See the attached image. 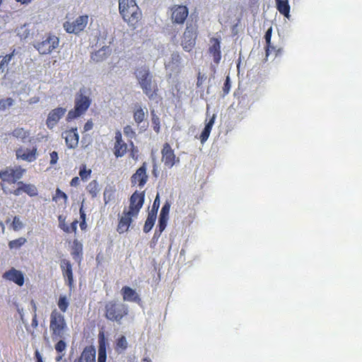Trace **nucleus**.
Masks as SVG:
<instances>
[{
	"label": "nucleus",
	"mask_w": 362,
	"mask_h": 362,
	"mask_svg": "<svg viewBox=\"0 0 362 362\" xmlns=\"http://www.w3.org/2000/svg\"><path fill=\"white\" fill-rule=\"evenodd\" d=\"M68 330L64 314L54 309L49 317V332L52 340L57 342L54 349L57 353H62L66 349V339Z\"/></svg>",
	"instance_id": "nucleus-1"
},
{
	"label": "nucleus",
	"mask_w": 362,
	"mask_h": 362,
	"mask_svg": "<svg viewBox=\"0 0 362 362\" xmlns=\"http://www.w3.org/2000/svg\"><path fill=\"white\" fill-rule=\"evenodd\" d=\"M119 12L123 21L132 29H136L142 18V13L135 0H119Z\"/></svg>",
	"instance_id": "nucleus-2"
},
{
	"label": "nucleus",
	"mask_w": 362,
	"mask_h": 362,
	"mask_svg": "<svg viewBox=\"0 0 362 362\" xmlns=\"http://www.w3.org/2000/svg\"><path fill=\"white\" fill-rule=\"evenodd\" d=\"M138 83L143 90V93L149 100L155 99L158 95V87L148 66H141L137 67L134 71Z\"/></svg>",
	"instance_id": "nucleus-3"
},
{
	"label": "nucleus",
	"mask_w": 362,
	"mask_h": 362,
	"mask_svg": "<svg viewBox=\"0 0 362 362\" xmlns=\"http://www.w3.org/2000/svg\"><path fill=\"white\" fill-rule=\"evenodd\" d=\"M129 312L127 305L115 300L107 302L104 306L105 317L118 325L122 323L123 320L129 315Z\"/></svg>",
	"instance_id": "nucleus-4"
},
{
	"label": "nucleus",
	"mask_w": 362,
	"mask_h": 362,
	"mask_svg": "<svg viewBox=\"0 0 362 362\" xmlns=\"http://www.w3.org/2000/svg\"><path fill=\"white\" fill-rule=\"evenodd\" d=\"M59 45V39L55 35L47 33L40 40H35L33 45L42 55L49 54Z\"/></svg>",
	"instance_id": "nucleus-5"
},
{
	"label": "nucleus",
	"mask_w": 362,
	"mask_h": 362,
	"mask_svg": "<svg viewBox=\"0 0 362 362\" xmlns=\"http://www.w3.org/2000/svg\"><path fill=\"white\" fill-rule=\"evenodd\" d=\"M25 171V169L21 168L20 166L14 168H7L4 170L0 171L1 186L4 192H10L9 189L6 187V184L16 183L22 177Z\"/></svg>",
	"instance_id": "nucleus-6"
},
{
	"label": "nucleus",
	"mask_w": 362,
	"mask_h": 362,
	"mask_svg": "<svg viewBox=\"0 0 362 362\" xmlns=\"http://www.w3.org/2000/svg\"><path fill=\"white\" fill-rule=\"evenodd\" d=\"M91 100L90 99L83 94H77L75 98V106L74 110H71L67 115V120L70 121L74 119L85 112L90 107Z\"/></svg>",
	"instance_id": "nucleus-7"
},
{
	"label": "nucleus",
	"mask_w": 362,
	"mask_h": 362,
	"mask_svg": "<svg viewBox=\"0 0 362 362\" xmlns=\"http://www.w3.org/2000/svg\"><path fill=\"white\" fill-rule=\"evenodd\" d=\"M88 16L82 15L73 21H66L64 23L63 27L66 33L78 34L86 27L88 22Z\"/></svg>",
	"instance_id": "nucleus-8"
},
{
	"label": "nucleus",
	"mask_w": 362,
	"mask_h": 362,
	"mask_svg": "<svg viewBox=\"0 0 362 362\" xmlns=\"http://www.w3.org/2000/svg\"><path fill=\"white\" fill-rule=\"evenodd\" d=\"M145 199L144 192H134L129 198V206L127 209L129 214L138 216L139 213L142 208Z\"/></svg>",
	"instance_id": "nucleus-9"
},
{
	"label": "nucleus",
	"mask_w": 362,
	"mask_h": 362,
	"mask_svg": "<svg viewBox=\"0 0 362 362\" xmlns=\"http://www.w3.org/2000/svg\"><path fill=\"white\" fill-rule=\"evenodd\" d=\"M197 37V30L192 27H187L183 34L182 46L185 51L190 52L195 46Z\"/></svg>",
	"instance_id": "nucleus-10"
},
{
	"label": "nucleus",
	"mask_w": 362,
	"mask_h": 362,
	"mask_svg": "<svg viewBox=\"0 0 362 362\" xmlns=\"http://www.w3.org/2000/svg\"><path fill=\"white\" fill-rule=\"evenodd\" d=\"M162 161L168 168H171L180 159L176 157L174 150L168 143H165L161 150Z\"/></svg>",
	"instance_id": "nucleus-11"
},
{
	"label": "nucleus",
	"mask_w": 362,
	"mask_h": 362,
	"mask_svg": "<svg viewBox=\"0 0 362 362\" xmlns=\"http://www.w3.org/2000/svg\"><path fill=\"white\" fill-rule=\"evenodd\" d=\"M171 21L176 24H183L188 16L189 11L186 6L174 5L170 8Z\"/></svg>",
	"instance_id": "nucleus-12"
},
{
	"label": "nucleus",
	"mask_w": 362,
	"mask_h": 362,
	"mask_svg": "<svg viewBox=\"0 0 362 362\" xmlns=\"http://www.w3.org/2000/svg\"><path fill=\"white\" fill-rule=\"evenodd\" d=\"M146 163L144 162L141 166L136 170L135 173L131 177V182L133 186L138 185L143 187L148 181V175L146 173Z\"/></svg>",
	"instance_id": "nucleus-13"
},
{
	"label": "nucleus",
	"mask_w": 362,
	"mask_h": 362,
	"mask_svg": "<svg viewBox=\"0 0 362 362\" xmlns=\"http://www.w3.org/2000/svg\"><path fill=\"white\" fill-rule=\"evenodd\" d=\"M115 142L113 151L116 158L124 156L128 151V145L122 139V135L120 131H117L115 136Z\"/></svg>",
	"instance_id": "nucleus-14"
},
{
	"label": "nucleus",
	"mask_w": 362,
	"mask_h": 362,
	"mask_svg": "<svg viewBox=\"0 0 362 362\" xmlns=\"http://www.w3.org/2000/svg\"><path fill=\"white\" fill-rule=\"evenodd\" d=\"M66 112V109L63 107H57L52 110L49 112L46 120V125L47 128L49 129H53L59 122L60 119L65 115Z\"/></svg>",
	"instance_id": "nucleus-15"
},
{
	"label": "nucleus",
	"mask_w": 362,
	"mask_h": 362,
	"mask_svg": "<svg viewBox=\"0 0 362 362\" xmlns=\"http://www.w3.org/2000/svg\"><path fill=\"white\" fill-rule=\"evenodd\" d=\"M134 218H136V216L129 214V212L127 211V209L124 208L122 216L119 218L117 231L119 233H124L127 232L129 230Z\"/></svg>",
	"instance_id": "nucleus-16"
},
{
	"label": "nucleus",
	"mask_w": 362,
	"mask_h": 362,
	"mask_svg": "<svg viewBox=\"0 0 362 362\" xmlns=\"http://www.w3.org/2000/svg\"><path fill=\"white\" fill-rule=\"evenodd\" d=\"M2 276L4 279L12 281L19 286H22L25 282L23 274L13 267L4 272Z\"/></svg>",
	"instance_id": "nucleus-17"
},
{
	"label": "nucleus",
	"mask_w": 362,
	"mask_h": 362,
	"mask_svg": "<svg viewBox=\"0 0 362 362\" xmlns=\"http://www.w3.org/2000/svg\"><path fill=\"white\" fill-rule=\"evenodd\" d=\"M62 137L65 139L66 144L68 148H74L77 146L78 144V134L77 133V128H72L62 132Z\"/></svg>",
	"instance_id": "nucleus-18"
},
{
	"label": "nucleus",
	"mask_w": 362,
	"mask_h": 362,
	"mask_svg": "<svg viewBox=\"0 0 362 362\" xmlns=\"http://www.w3.org/2000/svg\"><path fill=\"white\" fill-rule=\"evenodd\" d=\"M36 146H33L32 149L20 147L16 151L17 158H20L28 162L34 161L36 159Z\"/></svg>",
	"instance_id": "nucleus-19"
},
{
	"label": "nucleus",
	"mask_w": 362,
	"mask_h": 362,
	"mask_svg": "<svg viewBox=\"0 0 362 362\" xmlns=\"http://www.w3.org/2000/svg\"><path fill=\"white\" fill-rule=\"evenodd\" d=\"M209 53L213 57L214 62L218 64L221 59V41L218 38L211 37Z\"/></svg>",
	"instance_id": "nucleus-20"
},
{
	"label": "nucleus",
	"mask_w": 362,
	"mask_h": 362,
	"mask_svg": "<svg viewBox=\"0 0 362 362\" xmlns=\"http://www.w3.org/2000/svg\"><path fill=\"white\" fill-rule=\"evenodd\" d=\"M182 58L178 52H173L171 54L170 61L165 64V67L171 71L179 74L182 70Z\"/></svg>",
	"instance_id": "nucleus-21"
},
{
	"label": "nucleus",
	"mask_w": 362,
	"mask_h": 362,
	"mask_svg": "<svg viewBox=\"0 0 362 362\" xmlns=\"http://www.w3.org/2000/svg\"><path fill=\"white\" fill-rule=\"evenodd\" d=\"M60 267L64 277L68 280V285L71 286L74 283V276L71 262L68 259H63L61 260Z\"/></svg>",
	"instance_id": "nucleus-22"
},
{
	"label": "nucleus",
	"mask_w": 362,
	"mask_h": 362,
	"mask_svg": "<svg viewBox=\"0 0 362 362\" xmlns=\"http://www.w3.org/2000/svg\"><path fill=\"white\" fill-rule=\"evenodd\" d=\"M123 300L124 301H132L140 303L141 300L138 293L133 288L129 286H124L121 290Z\"/></svg>",
	"instance_id": "nucleus-23"
},
{
	"label": "nucleus",
	"mask_w": 362,
	"mask_h": 362,
	"mask_svg": "<svg viewBox=\"0 0 362 362\" xmlns=\"http://www.w3.org/2000/svg\"><path fill=\"white\" fill-rule=\"evenodd\" d=\"M74 362H95V349L92 346H86L81 356Z\"/></svg>",
	"instance_id": "nucleus-24"
},
{
	"label": "nucleus",
	"mask_w": 362,
	"mask_h": 362,
	"mask_svg": "<svg viewBox=\"0 0 362 362\" xmlns=\"http://www.w3.org/2000/svg\"><path fill=\"white\" fill-rule=\"evenodd\" d=\"M98 362H106V344L103 332H100L98 334Z\"/></svg>",
	"instance_id": "nucleus-25"
},
{
	"label": "nucleus",
	"mask_w": 362,
	"mask_h": 362,
	"mask_svg": "<svg viewBox=\"0 0 362 362\" xmlns=\"http://www.w3.org/2000/svg\"><path fill=\"white\" fill-rule=\"evenodd\" d=\"M216 115L214 114L209 120L206 123L205 127L202 132L199 139L202 144H204L209 138L211 129L214 124Z\"/></svg>",
	"instance_id": "nucleus-26"
},
{
	"label": "nucleus",
	"mask_w": 362,
	"mask_h": 362,
	"mask_svg": "<svg viewBox=\"0 0 362 362\" xmlns=\"http://www.w3.org/2000/svg\"><path fill=\"white\" fill-rule=\"evenodd\" d=\"M110 54V49L109 47H103L99 50L91 54V59L95 62H103Z\"/></svg>",
	"instance_id": "nucleus-27"
},
{
	"label": "nucleus",
	"mask_w": 362,
	"mask_h": 362,
	"mask_svg": "<svg viewBox=\"0 0 362 362\" xmlns=\"http://www.w3.org/2000/svg\"><path fill=\"white\" fill-rule=\"evenodd\" d=\"M83 254V245L76 239L73 241L71 246V255L72 257L78 263L81 262Z\"/></svg>",
	"instance_id": "nucleus-28"
},
{
	"label": "nucleus",
	"mask_w": 362,
	"mask_h": 362,
	"mask_svg": "<svg viewBox=\"0 0 362 362\" xmlns=\"http://www.w3.org/2000/svg\"><path fill=\"white\" fill-rule=\"evenodd\" d=\"M147 111H144V109L139 105H136L133 110V118L134 122L139 125L144 121Z\"/></svg>",
	"instance_id": "nucleus-29"
},
{
	"label": "nucleus",
	"mask_w": 362,
	"mask_h": 362,
	"mask_svg": "<svg viewBox=\"0 0 362 362\" xmlns=\"http://www.w3.org/2000/svg\"><path fill=\"white\" fill-rule=\"evenodd\" d=\"M279 12L286 18L290 16V6L288 0H275Z\"/></svg>",
	"instance_id": "nucleus-30"
},
{
	"label": "nucleus",
	"mask_w": 362,
	"mask_h": 362,
	"mask_svg": "<svg viewBox=\"0 0 362 362\" xmlns=\"http://www.w3.org/2000/svg\"><path fill=\"white\" fill-rule=\"evenodd\" d=\"M11 134L16 139H21L22 142H25V139L30 136V134L28 130H25L22 127H17L11 132Z\"/></svg>",
	"instance_id": "nucleus-31"
},
{
	"label": "nucleus",
	"mask_w": 362,
	"mask_h": 362,
	"mask_svg": "<svg viewBox=\"0 0 362 362\" xmlns=\"http://www.w3.org/2000/svg\"><path fill=\"white\" fill-rule=\"evenodd\" d=\"M157 215L153 213H148L147 218L145 221L143 230L144 233H148L153 227Z\"/></svg>",
	"instance_id": "nucleus-32"
},
{
	"label": "nucleus",
	"mask_w": 362,
	"mask_h": 362,
	"mask_svg": "<svg viewBox=\"0 0 362 362\" xmlns=\"http://www.w3.org/2000/svg\"><path fill=\"white\" fill-rule=\"evenodd\" d=\"M13 53L14 52L0 57V75L8 69V64L13 57Z\"/></svg>",
	"instance_id": "nucleus-33"
},
{
	"label": "nucleus",
	"mask_w": 362,
	"mask_h": 362,
	"mask_svg": "<svg viewBox=\"0 0 362 362\" xmlns=\"http://www.w3.org/2000/svg\"><path fill=\"white\" fill-rule=\"evenodd\" d=\"M272 28L270 27L266 32L264 35V39L266 41V46H265V52L266 56L268 57L269 54L274 50V47L272 46L271 45V38H272Z\"/></svg>",
	"instance_id": "nucleus-34"
},
{
	"label": "nucleus",
	"mask_w": 362,
	"mask_h": 362,
	"mask_svg": "<svg viewBox=\"0 0 362 362\" xmlns=\"http://www.w3.org/2000/svg\"><path fill=\"white\" fill-rule=\"evenodd\" d=\"M18 185H22L23 192L30 197H34L37 194V190L35 185L31 184H25L23 182H18Z\"/></svg>",
	"instance_id": "nucleus-35"
},
{
	"label": "nucleus",
	"mask_w": 362,
	"mask_h": 362,
	"mask_svg": "<svg viewBox=\"0 0 362 362\" xmlns=\"http://www.w3.org/2000/svg\"><path fill=\"white\" fill-rule=\"evenodd\" d=\"M86 189L90 194L92 198H95L98 196L100 191L99 185L97 180H93L91 182H90L86 187Z\"/></svg>",
	"instance_id": "nucleus-36"
},
{
	"label": "nucleus",
	"mask_w": 362,
	"mask_h": 362,
	"mask_svg": "<svg viewBox=\"0 0 362 362\" xmlns=\"http://www.w3.org/2000/svg\"><path fill=\"white\" fill-rule=\"evenodd\" d=\"M127 341L124 336H121L117 339L115 350L118 352L124 351L127 348Z\"/></svg>",
	"instance_id": "nucleus-37"
},
{
	"label": "nucleus",
	"mask_w": 362,
	"mask_h": 362,
	"mask_svg": "<svg viewBox=\"0 0 362 362\" xmlns=\"http://www.w3.org/2000/svg\"><path fill=\"white\" fill-rule=\"evenodd\" d=\"M69 303L66 296H60L57 302V305L60 313H65L67 310Z\"/></svg>",
	"instance_id": "nucleus-38"
},
{
	"label": "nucleus",
	"mask_w": 362,
	"mask_h": 362,
	"mask_svg": "<svg viewBox=\"0 0 362 362\" xmlns=\"http://www.w3.org/2000/svg\"><path fill=\"white\" fill-rule=\"evenodd\" d=\"M26 243L25 238L21 237L16 240H11L8 243V247L10 249H18Z\"/></svg>",
	"instance_id": "nucleus-39"
},
{
	"label": "nucleus",
	"mask_w": 362,
	"mask_h": 362,
	"mask_svg": "<svg viewBox=\"0 0 362 362\" xmlns=\"http://www.w3.org/2000/svg\"><path fill=\"white\" fill-rule=\"evenodd\" d=\"M151 122L153 130L158 133L160 132V119L159 117L155 114L154 110L151 111Z\"/></svg>",
	"instance_id": "nucleus-40"
},
{
	"label": "nucleus",
	"mask_w": 362,
	"mask_h": 362,
	"mask_svg": "<svg viewBox=\"0 0 362 362\" xmlns=\"http://www.w3.org/2000/svg\"><path fill=\"white\" fill-rule=\"evenodd\" d=\"M58 199H62L64 203H66L68 201V196L66 194L59 188L56 189L55 195L52 197V201L57 202Z\"/></svg>",
	"instance_id": "nucleus-41"
},
{
	"label": "nucleus",
	"mask_w": 362,
	"mask_h": 362,
	"mask_svg": "<svg viewBox=\"0 0 362 362\" xmlns=\"http://www.w3.org/2000/svg\"><path fill=\"white\" fill-rule=\"evenodd\" d=\"M124 134L127 137L129 141L136 137V132L130 125H127L124 127Z\"/></svg>",
	"instance_id": "nucleus-42"
},
{
	"label": "nucleus",
	"mask_w": 362,
	"mask_h": 362,
	"mask_svg": "<svg viewBox=\"0 0 362 362\" xmlns=\"http://www.w3.org/2000/svg\"><path fill=\"white\" fill-rule=\"evenodd\" d=\"M170 209V202L169 201H166L161 209L159 216L169 218Z\"/></svg>",
	"instance_id": "nucleus-43"
},
{
	"label": "nucleus",
	"mask_w": 362,
	"mask_h": 362,
	"mask_svg": "<svg viewBox=\"0 0 362 362\" xmlns=\"http://www.w3.org/2000/svg\"><path fill=\"white\" fill-rule=\"evenodd\" d=\"M114 197V190L112 189V187L105 188L104 191V202L105 204H107L108 202H110Z\"/></svg>",
	"instance_id": "nucleus-44"
},
{
	"label": "nucleus",
	"mask_w": 362,
	"mask_h": 362,
	"mask_svg": "<svg viewBox=\"0 0 362 362\" xmlns=\"http://www.w3.org/2000/svg\"><path fill=\"white\" fill-rule=\"evenodd\" d=\"M91 174V170H86L85 165H83L80 168L79 175L82 180H86Z\"/></svg>",
	"instance_id": "nucleus-45"
},
{
	"label": "nucleus",
	"mask_w": 362,
	"mask_h": 362,
	"mask_svg": "<svg viewBox=\"0 0 362 362\" xmlns=\"http://www.w3.org/2000/svg\"><path fill=\"white\" fill-rule=\"evenodd\" d=\"M59 220V228L64 231L65 233H69L71 230H69V227L65 223V218L63 216L60 215L58 217Z\"/></svg>",
	"instance_id": "nucleus-46"
},
{
	"label": "nucleus",
	"mask_w": 362,
	"mask_h": 362,
	"mask_svg": "<svg viewBox=\"0 0 362 362\" xmlns=\"http://www.w3.org/2000/svg\"><path fill=\"white\" fill-rule=\"evenodd\" d=\"M13 100L11 98L3 99L0 100V110H6L13 105Z\"/></svg>",
	"instance_id": "nucleus-47"
},
{
	"label": "nucleus",
	"mask_w": 362,
	"mask_h": 362,
	"mask_svg": "<svg viewBox=\"0 0 362 362\" xmlns=\"http://www.w3.org/2000/svg\"><path fill=\"white\" fill-rule=\"evenodd\" d=\"M23 225L22 221L20 220V218L18 216H15L13 219L12 222V228L14 230L17 231L23 228Z\"/></svg>",
	"instance_id": "nucleus-48"
},
{
	"label": "nucleus",
	"mask_w": 362,
	"mask_h": 362,
	"mask_svg": "<svg viewBox=\"0 0 362 362\" xmlns=\"http://www.w3.org/2000/svg\"><path fill=\"white\" fill-rule=\"evenodd\" d=\"M168 218L159 216L158 218V230L160 231H163L167 226Z\"/></svg>",
	"instance_id": "nucleus-49"
},
{
	"label": "nucleus",
	"mask_w": 362,
	"mask_h": 362,
	"mask_svg": "<svg viewBox=\"0 0 362 362\" xmlns=\"http://www.w3.org/2000/svg\"><path fill=\"white\" fill-rule=\"evenodd\" d=\"M129 146L131 147V149H130V156L134 160H136L138 159V155H137L138 150L134 146V142L132 141H129Z\"/></svg>",
	"instance_id": "nucleus-50"
},
{
	"label": "nucleus",
	"mask_w": 362,
	"mask_h": 362,
	"mask_svg": "<svg viewBox=\"0 0 362 362\" xmlns=\"http://www.w3.org/2000/svg\"><path fill=\"white\" fill-rule=\"evenodd\" d=\"M159 206H160V199H159V195L158 194L153 202L151 210L150 211H148V213H153V214H156V215H157V212H158Z\"/></svg>",
	"instance_id": "nucleus-51"
},
{
	"label": "nucleus",
	"mask_w": 362,
	"mask_h": 362,
	"mask_svg": "<svg viewBox=\"0 0 362 362\" xmlns=\"http://www.w3.org/2000/svg\"><path fill=\"white\" fill-rule=\"evenodd\" d=\"M230 88V78H229V76H227L226 81L223 84V92L224 96L226 95L229 93Z\"/></svg>",
	"instance_id": "nucleus-52"
},
{
	"label": "nucleus",
	"mask_w": 362,
	"mask_h": 362,
	"mask_svg": "<svg viewBox=\"0 0 362 362\" xmlns=\"http://www.w3.org/2000/svg\"><path fill=\"white\" fill-rule=\"evenodd\" d=\"M50 164L51 165H54L57 163V160H58V153L56 151H52L50 153Z\"/></svg>",
	"instance_id": "nucleus-53"
},
{
	"label": "nucleus",
	"mask_w": 362,
	"mask_h": 362,
	"mask_svg": "<svg viewBox=\"0 0 362 362\" xmlns=\"http://www.w3.org/2000/svg\"><path fill=\"white\" fill-rule=\"evenodd\" d=\"M9 192H5V193L6 194H13L16 196H19L22 192H23V187H22V185H18V188H16V189H14L13 191L9 189Z\"/></svg>",
	"instance_id": "nucleus-54"
},
{
	"label": "nucleus",
	"mask_w": 362,
	"mask_h": 362,
	"mask_svg": "<svg viewBox=\"0 0 362 362\" xmlns=\"http://www.w3.org/2000/svg\"><path fill=\"white\" fill-rule=\"evenodd\" d=\"M78 221L77 220H75L74 221L70 226L69 227V230H71V233L74 232V233H76V230H77V225H78Z\"/></svg>",
	"instance_id": "nucleus-55"
},
{
	"label": "nucleus",
	"mask_w": 362,
	"mask_h": 362,
	"mask_svg": "<svg viewBox=\"0 0 362 362\" xmlns=\"http://www.w3.org/2000/svg\"><path fill=\"white\" fill-rule=\"evenodd\" d=\"M204 75H202L200 73L198 74L197 76V87H200L202 85L203 81L205 79Z\"/></svg>",
	"instance_id": "nucleus-56"
},
{
	"label": "nucleus",
	"mask_w": 362,
	"mask_h": 362,
	"mask_svg": "<svg viewBox=\"0 0 362 362\" xmlns=\"http://www.w3.org/2000/svg\"><path fill=\"white\" fill-rule=\"evenodd\" d=\"M80 184V180L78 177H74L70 182V185L72 187H77Z\"/></svg>",
	"instance_id": "nucleus-57"
},
{
	"label": "nucleus",
	"mask_w": 362,
	"mask_h": 362,
	"mask_svg": "<svg viewBox=\"0 0 362 362\" xmlns=\"http://www.w3.org/2000/svg\"><path fill=\"white\" fill-rule=\"evenodd\" d=\"M93 122L91 121H88L85 124L83 129H84L85 132H88V131L90 130L93 128Z\"/></svg>",
	"instance_id": "nucleus-58"
},
{
	"label": "nucleus",
	"mask_w": 362,
	"mask_h": 362,
	"mask_svg": "<svg viewBox=\"0 0 362 362\" xmlns=\"http://www.w3.org/2000/svg\"><path fill=\"white\" fill-rule=\"evenodd\" d=\"M79 214H80L81 221H86V214L83 209V205H81V206L79 209Z\"/></svg>",
	"instance_id": "nucleus-59"
},
{
	"label": "nucleus",
	"mask_w": 362,
	"mask_h": 362,
	"mask_svg": "<svg viewBox=\"0 0 362 362\" xmlns=\"http://www.w3.org/2000/svg\"><path fill=\"white\" fill-rule=\"evenodd\" d=\"M162 233L163 231L156 229L153 234V240L157 241Z\"/></svg>",
	"instance_id": "nucleus-60"
},
{
	"label": "nucleus",
	"mask_w": 362,
	"mask_h": 362,
	"mask_svg": "<svg viewBox=\"0 0 362 362\" xmlns=\"http://www.w3.org/2000/svg\"><path fill=\"white\" fill-rule=\"evenodd\" d=\"M152 174L156 177H157L158 175V167H157V165L156 163L153 166Z\"/></svg>",
	"instance_id": "nucleus-61"
},
{
	"label": "nucleus",
	"mask_w": 362,
	"mask_h": 362,
	"mask_svg": "<svg viewBox=\"0 0 362 362\" xmlns=\"http://www.w3.org/2000/svg\"><path fill=\"white\" fill-rule=\"evenodd\" d=\"M35 356L37 359V362H43L42 358L38 351H35Z\"/></svg>",
	"instance_id": "nucleus-62"
},
{
	"label": "nucleus",
	"mask_w": 362,
	"mask_h": 362,
	"mask_svg": "<svg viewBox=\"0 0 362 362\" xmlns=\"http://www.w3.org/2000/svg\"><path fill=\"white\" fill-rule=\"evenodd\" d=\"M17 2H20L22 4H28L32 2L33 0H15Z\"/></svg>",
	"instance_id": "nucleus-63"
},
{
	"label": "nucleus",
	"mask_w": 362,
	"mask_h": 362,
	"mask_svg": "<svg viewBox=\"0 0 362 362\" xmlns=\"http://www.w3.org/2000/svg\"><path fill=\"white\" fill-rule=\"evenodd\" d=\"M79 225H80V228L82 230L86 229L87 225H86V221H81Z\"/></svg>",
	"instance_id": "nucleus-64"
}]
</instances>
